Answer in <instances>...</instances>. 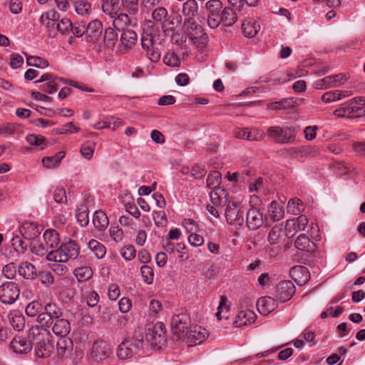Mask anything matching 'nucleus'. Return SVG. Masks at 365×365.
I'll use <instances>...</instances> for the list:
<instances>
[{"label":"nucleus","mask_w":365,"mask_h":365,"mask_svg":"<svg viewBox=\"0 0 365 365\" xmlns=\"http://www.w3.org/2000/svg\"><path fill=\"white\" fill-rule=\"evenodd\" d=\"M50 334L38 326L33 327L29 330L28 339H29L35 347L36 355L39 358H47L53 351V346L50 341Z\"/></svg>","instance_id":"1"},{"label":"nucleus","mask_w":365,"mask_h":365,"mask_svg":"<svg viewBox=\"0 0 365 365\" xmlns=\"http://www.w3.org/2000/svg\"><path fill=\"white\" fill-rule=\"evenodd\" d=\"M337 118H355L365 116V98H354L333 111Z\"/></svg>","instance_id":"2"},{"label":"nucleus","mask_w":365,"mask_h":365,"mask_svg":"<svg viewBox=\"0 0 365 365\" xmlns=\"http://www.w3.org/2000/svg\"><path fill=\"white\" fill-rule=\"evenodd\" d=\"M143 335L140 330H135L131 339H125L118 345L117 356L121 359H128L138 354L143 348Z\"/></svg>","instance_id":"3"},{"label":"nucleus","mask_w":365,"mask_h":365,"mask_svg":"<svg viewBox=\"0 0 365 365\" xmlns=\"http://www.w3.org/2000/svg\"><path fill=\"white\" fill-rule=\"evenodd\" d=\"M190 324V316L185 312L174 314L171 319L170 327L173 334L178 339L185 340Z\"/></svg>","instance_id":"4"},{"label":"nucleus","mask_w":365,"mask_h":365,"mask_svg":"<svg viewBox=\"0 0 365 365\" xmlns=\"http://www.w3.org/2000/svg\"><path fill=\"white\" fill-rule=\"evenodd\" d=\"M267 135L277 143H287L294 140L295 131L286 127L271 126L267 129Z\"/></svg>","instance_id":"5"},{"label":"nucleus","mask_w":365,"mask_h":365,"mask_svg":"<svg viewBox=\"0 0 365 365\" xmlns=\"http://www.w3.org/2000/svg\"><path fill=\"white\" fill-rule=\"evenodd\" d=\"M20 294L19 285L13 282H6L0 286V301L5 304H14Z\"/></svg>","instance_id":"6"},{"label":"nucleus","mask_w":365,"mask_h":365,"mask_svg":"<svg viewBox=\"0 0 365 365\" xmlns=\"http://www.w3.org/2000/svg\"><path fill=\"white\" fill-rule=\"evenodd\" d=\"M184 28L187 36L195 43H202L207 38V34L203 32L202 27L197 24L195 19H185Z\"/></svg>","instance_id":"7"},{"label":"nucleus","mask_w":365,"mask_h":365,"mask_svg":"<svg viewBox=\"0 0 365 365\" xmlns=\"http://www.w3.org/2000/svg\"><path fill=\"white\" fill-rule=\"evenodd\" d=\"M165 327L163 322H157L148 327L145 331V338L153 346H158L165 341Z\"/></svg>","instance_id":"8"},{"label":"nucleus","mask_w":365,"mask_h":365,"mask_svg":"<svg viewBox=\"0 0 365 365\" xmlns=\"http://www.w3.org/2000/svg\"><path fill=\"white\" fill-rule=\"evenodd\" d=\"M266 215L260 209L251 207L247 212L246 224L250 230H257L267 222Z\"/></svg>","instance_id":"9"},{"label":"nucleus","mask_w":365,"mask_h":365,"mask_svg":"<svg viewBox=\"0 0 365 365\" xmlns=\"http://www.w3.org/2000/svg\"><path fill=\"white\" fill-rule=\"evenodd\" d=\"M225 218L228 224L236 227H240L244 222V216L241 209L236 202H229L225 209Z\"/></svg>","instance_id":"10"},{"label":"nucleus","mask_w":365,"mask_h":365,"mask_svg":"<svg viewBox=\"0 0 365 365\" xmlns=\"http://www.w3.org/2000/svg\"><path fill=\"white\" fill-rule=\"evenodd\" d=\"M138 35L135 31L130 29H123L119 39L118 49L121 53L131 49L136 43Z\"/></svg>","instance_id":"11"},{"label":"nucleus","mask_w":365,"mask_h":365,"mask_svg":"<svg viewBox=\"0 0 365 365\" xmlns=\"http://www.w3.org/2000/svg\"><path fill=\"white\" fill-rule=\"evenodd\" d=\"M295 291L294 284L292 281H282L277 285L275 297L282 302H285L292 297Z\"/></svg>","instance_id":"12"},{"label":"nucleus","mask_w":365,"mask_h":365,"mask_svg":"<svg viewBox=\"0 0 365 365\" xmlns=\"http://www.w3.org/2000/svg\"><path fill=\"white\" fill-rule=\"evenodd\" d=\"M186 334L187 335L185 339H187L188 342L194 344H201L208 336L207 331L198 325H191Z\"/></svg>","instance_id":"13"},{"label":"nucleus","mask_w":365,"mask_h":365,"mask_svg":"<svg viewBox=\"0 0 365 365\" xmlns=\"http://www.w3.org/2000/svg\"><path fill=\"white\" fill-rule=\"evenodd\" d=\"M103 24L98 20L91 21L86 26V38L88 42L96 43L101 37Z\"/></svg>","instance_id":"14"},{"label":"nucleus","mask_w":365,"mask_h":365,"mask_svg":"<svg viewBox=\"0 0 365 365\" xmlns=\"http://www.w3.org/2000/svg\"><path fill=\"white\" fill-rule=\"evenodd\" d=\"M308 223V219L306 215H301L294 220H288L286 222L285 228L287 230V236L292 237L294 233H292V230L296 231L304 230Z\"/></svg>","instance_id":"15"},{"label":"nucleus","mask_w":365,"mask_h":365,"mask_svg":"<svg viewBox=\"0 0 365 365\" xmlns=\"http://www.w3.org/2000/svg\"><path fill=\"white\" fill-rule=\"evenodd\" d=\"M43 227L41 225L32 222H25L21 227L20 231L25 239L34 240L39 236Z\"/></svg>","instance_id":"16"},{"label":"nucleus","mask_w":365,"mask_h":365,"mask_svg":"<svg viewBox=\"0 0 365 365\" xmlns=\"http://www.w3.org/2000/svg\"><path fill=\"white\" fill-rule=\"evenodd\" d=\"M302 98H283L279 101L272 102L268 104L267 108L269 110H281V109H288L294 108L298 106L302 102Z\"/></svg>","instance_id":"17"},{"label":"nucleus","mask_w":365,"mask_h":365,"mask_svg":"<svg viewBox=\"0 0 365 365\" xmlns=\"http://www.w3.org/2000/svg\"><path fill=\"white\" fill-rule=\"evenodd\" d=\"M10 346L16 353L27 354L31 351L33 343L29 339L27 340L22 336H16L11 341Z\"/></svg>","instance_id":"18"},{"label":"nucleus","mask_w":365,"mask_h":365,"mask_svg":"<svg viewBox=\"0 0 365 365\" xmlns=\"http://www.w3.org/2000/svg\"><path fill=\"white\" fill-rule=\"evenodd\" d=\"M290 274L295 283L299 286L305 284L310 279L308 269L303 266H295L290 270Z\"/></svg>","instance_id":"19"},{"label":"nucleus","mask_w":365,"mask_h":365,"mask_svg":"<svg viewBox=\"0 0 365 365\" xmlns=\"http://www.w3.org/2000/svg\"><path fill=\"white\" fill-rule=\"evenodd\" d=\"M257 307L261 314L266 316L277 307V302L271 297H263L257 300Z\"/></svg>","instance_id":"20"},{"label":"nucleus","mask_w":365,"mask_h":365,"mask_svg":"<svg viewBox=\"0 0 365 365\" xmlns=\"http://www.w3.org/2000/svg\"><path fill=\"white\" fill-rule=\"evenodd\" d=\"M287 235L282 225H276L270 230L268 234V242L272 245H277L278 247L283 242Z\"/></svg>","instance_id":"21"},{"label":"nucleus","mask_w":365,"mask_h":365,"mask_svg":"<svg viewBox=\"0 0 365 365\" xmlns=\"http://www.w3.org/2000/svg\"><path fill=\"white\" fill-rule=\"evenodd\" d=\"M63 255L66 257V261L75 259L80 253V247L74 240H69L68 242L62 243L60 246Z\"/></svg>","instance_id":"22"},{"label":"nucleus","mask_w":365,"mask_h":365,"mask_svg":"<svg viewBox=\"0 0 365 365\" xmlns=\"http://www.w3.org/2000/svg\"><path fill=\"white\" fill-rule=\"evenodd\" d=\"M73 341L68 337H61L56 343L57 354L61 358H67L73 351Z\"/></svg>","instance_id":"23"},{"label":"nucleus","mask_w":365,"mask_h":365,"mask_svg":"<svg viewBox=\"0 0 365 365\" xmlns=\"http://www.w3.org/2000/svg\"><path fill=\"white\" fill-rule=\"evenodd\" d=\"M256 314L250 309L241 310L237 314L234 321L236 327L247 325L255 321Z\"/></svg>","instance_id":"24"},{"label":"nucleus","mask_w":365,"mask_h":365,"mask_svg":"<svg viewBox=\"0 0 365 365\" xmlns=\"http://www.w3.org/2000/svg\"><path fill=\"white\" fill-rule=\"evenodd\" d=\"M294 245L297 249L307 252H314L317 250V245L310 240L304 234H302L296 239Z\"/></svg>","instance_id":"25"},{"label":"nucleus","mask_w":365,"mask_h":365,"mask_svg":"<svg viewBox=\"0 0 365 365\" xmlns=\"http://www.w3.org/2000/svg\"><path fill=\"white\" fill-rule=\"evenodd\" d=\"M91 354L93 360L102 361L109 356L110 349L105 342L96 344L93 346Z\"/></svg>","instance_id":"26"},{"label":"nucleus","mask_w":365,"mask_h":365,"mask_svg":"<svg viewBox=\"0 0 365 365\" xmlns=\"http://www.w3.org/2000/svg\"><path fill=\"white\" fill-rule=\"evenodd\" d=\"M52 330L56 335L66 337L71 331V324L63 318L56 319L53 323Z\"/></svg>","instance_id":"27"},{"label":"nucleus","mask_w":365,"mask_h":365,"mask_svg":"<svg viewBox=\"0 0 365 365\" xmlns=\"http://www.w3.org/2000/svg\"><path fill=\"white\" fill-rule=\"evenodd\" d=\"M198 12V4L196 0H186L182 8V14L185 19H195Z\"/></svg>","instance_id":"28"},{"label":"nucleus","mask_w":365,"mask_h":365,"mask_svg":"<svg viewBox=\"0 0 365 365\" xmlns=\"http://www.w3.org/2000/svg\"><path fill=\"white\" fill-rule=\"evenodd\" d=\"M93 224L98 231L105 230L109 225L106 214L101 210L96 211L93 217Z\"/></svg>","instance_id":"29"},{"label":"nucleus","mask_w":365,"mask_h":365,"mask_svg":"<svg viewBox=\"0 0 365 365\" xmlns=\"http://www.w3.org/2000/svg\"><path fill=\"white\" fill-rule=\"evenodd\" d=\"M350 91H331L326 92L321 97V101L324 103H331L336 101L341 100L345 97L351 96Z\"/></svg>","instance_id":"30"},{"label":"nucleus","mask_w":365,"mask_h":365,"mask_svg":"<svg viewBox=\"0 0 365 365\" xmlns=\"http://www.w3.org/2000/svg\"><path fill=\"white\" fill-rule=\"evenodd\" d=\"M259 29V24L253 20H246L242 24V32L244 35L248 38L255 36Z\"/></svg>","instance_id":"31"},{"label":"nucleus","mask_w":365,"mask_h":365,"mask_svg":"<svg viewBox=\"0 0 365 365\" xmlns=\"http://www.w3.org/2000/svg\"><path fill=\"white\" fill-rule=\"evenodd\" d=\"M19 275L27 279H33L37 276L36 269L30 262H23L18 269Z\"/></svg>","instance_id":"32"},{"label":"nucleus","mask_w":365,"mask_h":365,"mask_svg":"<svg viewBox=\"0 0 365 365\" xmlns=\"http://www.w3.org/2000/svg\"><path fill=\"white\" fill-rule=\"evenodd\" d=\"M43 237L47 247L51 249L59 247L60 238L58 233L55 230H46Z\"/></svg>","instance_id":"33"},{"label":"nucleus","mask_w":365,"mask_h":365,"mask_svg":"<svg viewBox=\"0 0 365 365\" xmlns=\"http://www.w3.org/2000/svg\"><path fill=\"white\" fill-rule=\"evenodd\" d=\"M73 274L79 282H86L93 276V270L88 266H82L73 270Z\"/></svg>","instance_id":"34"},{"label":"nucleus","mask_w":365,"mask_h":365,"mask_svg":"<svg viewBox=\"0 0 365 365\" xmlns=\"http://www.w3.org/2000/svg\"><path fill=\"white\" fill-rule=\"evenodd\" d=\"M118 41L117 31L113 28H108L104 33V43L107 48L113 49Z\"/></svg>","instance_id":"35"},{"label":"nucleus","mask_w":365,"mask_h":365,"mask_svg":"<svg viewBox=\"0 0 365 365\" xmlns=\"http://www.w3.org/2000/svg\"><path fill=\"white\" fill-rule=\"evenodd\" d=\"M222 23L226 26H232L237 21L236 13L230 7H225L221 11Z\"/></svg>","instance_id":"36"},{"label":"nucleus","mask_w":365,"mask_h":365,"mask_svg":"<svg viewBox=\"0 0 365 365\" xmlns=\"http://www.w3.org/2000/svg\"><path fill=\"white\" fill-rule=\"evenodd\" d=\"M304 204L299 198L289 200L287 205V212L294 215H300L304 211Z\"/></svg>","instance_id":"37"},{"label":"nucleus","mask_w":365,"mask_h":365,"mask_svg":"<svg viewBox=\"0 0 365 365\" xmlns=\"http://www.w3.org/2000/svg\"><path fill=\"white\" fill-rule=\"evenodd\" d=\"M268 213L271 219L276 222L279 221L284 217L283 207L274 201L270 203Z\"/></svg>","instance_id":"38"},{"label":"nucleus","mask_w":365,"mask_h":365,"mask_svg":"<svg viewBox=\"0 0 365 365\" xmlns=\"http://www.w3.org/2000/svg\"><path fill=\"white\" fill-rule=\"evenodd\" d=\"M64 157L65 153L61 151L53 156L43 158L42 159V163L43 166L47 168H56Z\"/></svg>","instance_id":"39"},{"label":"nucleus","mask_w":365,"mask_h":365,"mask_svg":"<svg viewBox=\"0 0 365 365\" xmlns=\"http://www.w3.org/2000/svg\"><path fill=\"white\" fill-rule=\"evenodd\" d=\"M88 248L94 253L98 259H102L106 255V247L96 240H91L89 241Z\"/></svg>","instance_id":"40"},{"label":"nucleus","mask_w":365,"mask_h":365,"mask_svg":"<svg viewBox=\"0 0 365 365\" xmlns=\"http://www.w3.org/2000/svg\"><path fill=\"white\" fill-rule=\"evenodd\" d=\"M101 1L103 11L111 17H114V15L117 14L118 0H101Z\"/></svg>","instance_id":"41"},{"label":"nucleus","mask_w":365,"mask_h":365,"mask_svg":"<svg viewBox=\"0 0 365 365\" xmlns=\"http://www.w3.org/2000/svg\"><path fill=\"white\" fill-rule=\"evenodd\" d=\"M168 10L163 7L158 6L152 11V19L158 23L163 24L168 20Z\"/></svg>","instance_id":"42"},{"label":"nucleus","mask_w":365,"mask_h":365,"mask_svg":"<svg viewBox=\"0 0 365 365\" xmlns=\"http://www.w3.org/2000/svg\"><path fill=\"white\" fill-rule=\"evenodd\" d=\"M26 57V63L29 66L43 68L48 66V61L39 56H29L26 53H23Z\"/></svg>","instance_id":"43"},{"label":"nucleus","mask_w":365,"mask_h":365,"mask_svg":"<svg viewBox=\"0 0 365 365\" xmlns=\"http://www.w3.org/2000/svg\"><path fill=\"white\" fill-rule=\"evenodd\" d=\"M9 322L13 328L17 331H21L25 325V318L19 312L11 314L9 317Z\"/></svg>","instance_id":"44"},{"label":"nucleus","mask_w":365,"mask_h":365,"mask_svg":"<svg viewBox=\"0 0 365 365\" xmlns=\"http://www.w3.org/2000/svg\"><path fill=\"white\" fill-rule=\"evenodd\" d=\"M222 175L217 170H212L207 178V187L210 189L220 187Z\"/></svg>","instance_id":"45"},{"label":"nucleus","mask_w":365,"mask_h":365,"mask_svg":"<svg viewBox=\"0 0 365 365\" xmlns=\"http://www.w3.org/2000/svg\"><path fill=\"white\" fill-rule=\"evenodd\" d=\"M66 257L64 256L61 249L58 247L54 250L50 251L46 255V260L48 262H53L54 263H66Z\"/></svg>","instance_id":"46"},{"label":"nucleus","mask_w":365,"mask_h":365,"mask_svg":"<svg viewBox=\"0 0 365 365\" xmlns=\"http://www.w3.org/2000/svg\"><path fill=\"white\" fill-rule=\"evenodd\" d=\"M226 197V190L222 187H217L210 192V200L213 205H220Z\"/></svg>","instance_id":"47"},{"label":"nucleus","mask_w":365,"mask_h":365,"mask_svg":"<svg viewBox=\"0 0 365 365\" xmlns=\"http://www.w3.org/2000/svg\"><path fill=\"white\" fill-rule=\"evenodd\" d=\"M43 310H44V307L42 304L38 301H32L26 307V314L29 317H35L38 315Z\"/></svg>","instance_id":"48"},{"label":"nucleus","mask_w":365,"mask_h":365,"mask_svg":"<svg viewBox=\"0 0 365 365\" xmlns=\"http://www.w3.org/2000/svg\"><path fill=\"white\" fill-rule=\"evenodd\" d=\"M29 248L31 253L38 257H46V255L49 252H48L46 247H45L41 242L36 240L31 242Z\"/></svg>","instance_id":"49"},{"label":"nucleus","mask_w":365,"mask_h":365,"mask_svg":"<svg viewBox=\"0 0 365 365\" xmlns=\"http://www.w3.org/2000/svg\"><path fill=\"white\" fill-rule=\"evenodd\" d=\"M121 2L123 10L130 15L135 16L138 13V0H122Z\"/></svg>","instance_id":"50"},{"label":"nucleus","mask_w":365,"mask_h":365,"mask_svg":"<svg viewBox=\"0 0 365 365\" xmlns=\"http://www.w3.org/2000/svg\"><path fill=\"white\" fill-rule=\"evenodd\" d=\"M26 140L31 145L39 147L40 150H43L47 145L45 138L41 135H29Z\"/></svg>","instance_id":"51"},{"label":"nucleus","mask_w":365,"mask_h":365,"mask_svg":"<svg viewBox=\"0 0 365 365\" xmlns=\"http://www.w3.org/2000/svg\"><path fill=\"white\" fill-rule=\"evenodd\" d=\"M44 311H46L48 315L51 317L52 320L54 322L56 319H60L63 316V312L60 308L56 304L48 303L44 307Z\"/></svg>","instance_id":"52"},{"label":"nucleus","mask_w":365,"mask_h":365,"mask_svg":"<svg viewBox=\"0 0 365 365\" xmlns=\"http://www.w3.org/2000/svg\"><path fill=\"white\" fill-rule=\"evenodd\" d=\"M75 10L80 15L88 14L91 11V5L87 0H78L75 2Z\"/></svg>","instance_id":"53"},{"label":"nucleus","mask_w":365,"mask_h":365,"mask_svg":"<svg viewBox=\"0 0 365 365\" xmlns=\"http://www.w3.org/2000/svg\"><path fill=\"white\" fill-rule=\"evenodd\" d=\"M76 217L81 226L86 227L88 225L89 219L88 210L86 207L83 206L81 208L78 209L76 210Z\"/></svg>","instance_id":"54"},{"label":"nucleus","mask_w":365,"mask_h":365,"mask_svg":"<svg viewBox=\"0 0 365 365\" xmlns=\"http://www.w3.org/2000/svg\"><path fill=\"white\" fill-rule=\"evenodd\" d=\"M11 245L16 252L24 254L27 251V244L19 236H16L11 240Z\"/></svg>","instance_id":"55"},{"label":"nucleus","mask_w":365,"mask_h":365,"mask_svg":"<svg viewBox=\"0 0 365 365\" xmlns=\"http://www.w3.org/2000/svg\"><path fill=\"white\" fill-rule=\"evenodd\" d=\"M208 14H219L222 11V3L220 0H209L205 4Z\"/></svg>","instance_id":"56"},{"label":"nucleus","mask_w":365,"mask_h":365,"mask_svg":"<svg viewBox=\"0 0 365 365\" xmlns=\"http://www.w3.org/2000/svg\"><path fill=\"white\" fill-rule=\"evenodd\" d=\"M96 148V143L88 141L84 143L81 148V155L86 159L90 160L93 155Z\"/></svg>","instance_id":"57"},{"label":"nucleus","mask_w":365,"mask_h":365,"mask_svg":"<svg viewBox=\"0 0 365 365\" xmlns=\"http://www.w3.org/2000/svg\"><path fill=\"white\" fill-rule=\"evenodd\" d=\"M72 29V22L68 18H63L56 24V30L62 34H68Z\"/></svg>","instance_id":"58"},{"label":"nucleus","mask_w":365,"mask_h":365,"mask_svg":"<svg viewBox=\"0 0 365 365\" xmlns=\"http://www.w3.org/2000/svg\"><path fill=\"white\" fill-rule=\"evenodd\" d=\"M163 62L167 66L172 67L179 66L180 64L179 57L173 52L167 53L163 57Z\"/></svg>","instance_id":"59"},{"label":"nucleus","mask_w":365,"mask_h":365,"mask_svg":"<svg viewBox=\"0 0 365 365\" xmlns=\"http://www.w3.org/2000/svg\"><path fill=\"white\" fill-rule=\"evenodd\" d=\"M140 273H141L142 277L143 279V281L145 283H147L148 284H150L153 283L154 274H153V270L150 267H149L148 265H143L140 268Z\"/></svg>","instance_id":"60"},{"label":"nucleus","mask_w":365,"mask_h":365,"mask_svg":"<svg viewBox=\"0 0 365 365\" xmlns=\"http://www.w3.org/2000/svg\"><path fill=\"white\" fill-rule=\"evenodd\" d=\"M132 24V20L130 19L128 14L125 13L119 14L113 20V25L115 27L121 26H128Z\"/></svg>","instance_id":"61"},{"label":"nucleus","mask_w":365,"mask_h":365,"mask_svg":"<svg viewBox=\"0 0 365 365\" xmlns=\"http://www.w3.org/2000/svg\"><path fill=\"white\" fill-rule=\"evenodd\" d=\"M53 318L48 314L44 311L41 312L38 315L37 322L42 326L43 327L48 328L50 327L53 323V321L52 320Z\"/></svg>","instance_id":"62"},{"label":"nucleus","mask_w":365,"mask_h":365,"mask_svg":"<svg viewBox=\"0 0 365 365\" xmlns=\"http://www.w3.org/2000/svg\"><path fill=\"white\" fill-rule=\"evenodd\" d=\"M207 24L211 29H216L222 23L221 13L219 14H207Z\"/></svg>","instance_id":"63"},{"label":"nucleus","mask_w":365,"mask_h":365,"mask_svg":"<svg viewBox=\"0 0 365 365\" xmlns=\"http://www.w3.org/2000/svg\"><path fill=\"white\" fill-rule=\"evenodd\" d=\"M187 36L180 31H175L173 33L170 41L173 44L182 46L186 41Z\"/></svg>","instance_id":"64"}]
</instances>
